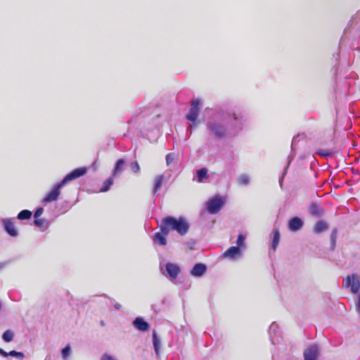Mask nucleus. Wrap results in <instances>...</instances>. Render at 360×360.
I'll list each match as a JSON object with an SVG mask.
<instances>
[{
	"label": "nucleus",
	"mask_w": 360,
	"mask_h": 360,
	"mask_svg": "<svg viewBox=\"0 0 360 360\" xmlns=\"http://www.w3.org/2000/svg\"><path fill=\"white\" fill-rule=\"evenodd\" d=\"M244 122L243 117L239 114L229 115L222 110H218L207 122L206 129L210 136L221 140L236 136L242 131Z\"/></svg>",
	"instance_id": "f257e3e1"
},
{
	"label": "nucleus",
	"mask_w": 360,
	"mask_h": 360,
	"mask_svg": "<svg viewBox=\"0 0 360 360\" xmlns=\"http://www.w3.org/2000/svg\"><path fill=\"white\" fill-rule=\"evenodd\" d=\"M87 172V169L84 167L75 169L71 172L68 174L63 179L56 184L52 189L44 196L42 200L43 202L49 203L56 201L60 194V188L65 185L68 182L75 180L83 175Z\"/></svg>",
	"instance_id": "f03ea898"
},
{
	"label": "nucleus",
	"mask_w": 360,
	"mask_h": 360,
	"mask_svg": "<svg viewBox=\"0 0 360 360\" xmlns=\"http://www.w3.org/2000/svg\"><path fill=\"white\" fill-rule=\"evenodd\" d=\"M160 230L165 235H168L171 230L176 231L179 235H186L190 228V224L184 217L175 218L167 217L160 224Z\"/></svg>",
	"instance_id": "7ed1b4c3"
},
{
	"label": "nucleus",
	"mask_w": 360,
	"mask_h": 360,
	"mask_svg": "<svg viewBox=\"0 0 360 360\" xmlns=\"http://www.w3.org/2000/svg\"><path fill=\"white\" fill-rule=\"evenodd\" d=\"M225 199L220 195H215L206 202V208L210 214L217 213L224 205Z\"/></svg>",
	"instance_id": "20e7f679"
},
{
	"label": "nucleus",
	"mask_w": 360,
	"mask_h": 360,
	"mask_svg": "<svg viewBox=\"0 0 360 360\" xmlns=\"http://www.w3.org/2000/svg\"><path fill=\"white\" fill-rule=\"evenodd\" d=\"M342 285L346 288H350L353 294H357L360 290V278L356 274H352L343 280Z\"/></svg>",
	"instance_id": "39448f33"
},
{
	"label": "nucleus",
	"mask_w": 360,
	"mask_h": 360,
	"mask_svg": "<svg viewBox=\"0 0 360 360\" xmlns=\"http://www.w3.org/2000/svg\"><path fill=\"white\" fill-rule=\"evenodd\" d=\"M160 270L162 274L170 278V280H175L181 272V269L176 264L168 262L165 265V268L160 265Z\"/></svg>",
	"instance_id": "423d86ee"
},
{
	"label": "nucleus",
	"mask_w": 360,
	"mask_h": 360,
	"mask_svg": "<svg viewBox=\"0 0 360 360\" xmlns=\"http://www.w3.org/2000/svg\"><path fill=\"white\" fill-rule=\"evenodd\" d=\"M200 105L201 101L198 98L195 99L191 102L189 112L186 115V119L188 121L196 122L198 120Z\"/></svg>",
	"instance_id": "0eeeda50"
},
{
	"label": "nucleus",
	"mask_w": 360,
	"mask_h": 360,
	"mask_svg": "<svg viewBox=\"0 0 360 360\" xmlns=\"http://www.w3.org/2000/svg\"><path fill=\"white\" fill-rule=\"evenodd\" d=\"M319 354V349L316 345L308 347L304 352V360H316Z\"/></svg>",
	"instance_id": "6e6552de"
},
{
	"label": "nucleus",
	"mask_w": 360,
	"mask_h": 360,
	"mask_svg": "<svg viewBox=\"0 0 360 360\" xmlns=\"http://www.w3.org/2000/svg\"><path fill=\"white\" fill-rule=\"evenodd\" d=\"M5 231L13 237H16L18 235V232L16 230L13 219H2Z\"/></svg>",
	"instance_id": "1a4fd4ad"
},
{
	"label": "nucleus",
	"mask_w": 360,
	"mask_h": 360,
	"mask_svg": "<svg viewBox=\"0 0 360 360\" xmlns=\"http://www.w3.org/2000/svg\"><path fill=\"white\" fill-rule=\"evenodd\" d=\"M303 225V221L297 217H292L288 221V229L291 231H297L300 230Z\"/></svg>",
	"instance_id": "9d476101"
},
{
	"label": "nucleus",
	"mask_w": 360,
	"mask_h": 360,
	"mask_svg": "<svg viewBox=\"0 0 360 360\" xmlns=\"http://www.w3.org/2000/svg\"><path fill=\"white\" fill-rule=\"evenodd\" d=\"M207 270V266L202 263H198L194 265L193 269L191 270V275L194 277L202 276Z\"/></svg>",
	"instance_id": "9b49d317"
},
{
	"label": "nucleus",
	"mask_w": 360,
	"mask_h": 360,
	"mask_svg": "<svg viewBox=\"0 0 360 360\" xmlns=\"http://www.w3.org/2000/svg\"><path fill=\"white\" fill-rule=\"evenodd\" d=\"M241 255V250L239 249V247L231 246L224 253V256L225 257L233 259L237 257H240Z\"/></svg>",
	"instance_id": "f8f14e48"
},
{
	"label": "nucleus",
	"mask_w": 360,
	"mask_h": 360,
	"mask_svg": "<svg viewBox=\"0 0 360 360\" xmlns=\"http://www.w3.org/2000/svg\"><path fill=\"white\" fill-rule=\"evenodd\" d=\"M309 213L316 217H321L324 213L323 208L316 202H312L309 208Z\"/></svg>",
	"instance_id": "ddd939ff"
},
{
	"label": "nucleus",
	"mask_w": 360,
	"mask_h": 360,
	"mask_svg": "<svg viewBox=\"0 0 360 360\" xmlns=\"http://www.w3.org/2000/svg\"><path fill=\"white\" fill-rule=\"evenodd\" d=\"M134 326L141 331H146L149 328V324L141 317H137L133 321Z\"/></svg>",
	"instance_id": "4468645a"
},
{
	"label": "nucleus",
	"mask_w": 360,
	"mask_h": 360,
	"mask_svg": "<svg viewBox=\"0 0 360 360\" xmlns=\"http://www.w3.org/2000/svg\"><path fill=\"white\" fill-rule=\"evenodd\" d=\"M0 355L3 356L4 357H8V356L16 357L17 359H18L20 360H22L25 357V354L21 352H17L15 350H12L9 352H6L1 348H0Z\"/></svg>",
	"instance_id": "2eb2a0df"
},
{
	"label": "nucleus",
	"mask_w": 360,
	"mask_h": 360,
	"mask_svg": "<svg viewBox=\"0 0 360 360\" xmlns=\"http://www.w3.org/2000/svg\"><path fill=\"white\" fill-rule=\"evenodd\" d=\"M278 331V326L274 322L272 323L269 328V335L273 345L276 344V336Z\"/></svg>",
	"instance_id": "dca6fc26"
},
{
	"label": "nucleus",
	"mask_w": 360,
	"mask_h": 360,
	"mask_svg": "<svg viewBox=\"0 0 360 360\" xmlns=\"http://www.w3.org/2000/svg\"><path fill=\"white\" fill-rule=\"evenodd\" d=\"M153 344L156 355L159 356L161 348V341L155 330L153 333Z\"/></svg>",
	"instance_id": "f3484780"
},
{
	"label": "nucleus",
	"mask_w": 360,
	"mask_h": 360,
	"mask_svg": "<svg viewBox=\"0 0 360 360\" xmlns=\"http://www.w3.org/2000/svg\"><path fill=\"white\" fill-rule=\"evenodd\" d=\"M328 229L327 222L324 221H319L316 223L314 227V231L316 233H320L323 231H326Z\"/></svg>",
	"instance_id": "a211bd4d"
},
{
	"label": "nucleus",
	"mask_w": 360,
	"mask_h": 360,
	"mask_svg": "<svg viewBox=\"0 0 360 360\" xmlns=\"http://www.w3.org/2000/svg\"><path fill=\"white\" fill-rule=\"evenodd\" d=\"M34 224L42 231L46 230L49 226V222L45 219H37L34 221Z\"/></svg>",
	"instance_id": "6ab92c4d"
},
{
	"label": "nucleus",
	"mask_w": 360,
	"mask_h": 360,
	"mask_svg": "<svg viewBox=\"0 0 360 360\" xmlns=\"http://www.w3.org/2000/svg\"><path fill=\"white\" fill-rule=\"evenodd\" d=\"M273 240L271 248L274 250H276L280 240V232L278 229L274 228L272 231Z\"/></svg>",
	"instance_id": "aec40b11"
},
{
	"label": "nucleus",
	"mask_w": 360,
	"mask_h": 360,
	"mask_svg": "<svg viewBox=\"0 0 360 360\" xmlns=\"http://www.w3.org/2000/svg\"><path fill=\"white\" fill-rule=\"evenodd\" d=\"M164 176L163 175H158L155 177L154 180V185L153 188V193L155 194L161 188L162 182H163Z\"/></svg>",
	"instance_id": "412c9836"
},
{
	"label": "nucleus",
	"mask_w": 360,
	"mask_h": 360,
	"mask_svg": "<svg viewBox=\"0 0 360 360\" xmlns=\"http://www.w3.org/2000/svg\"><path fill=\"white\" fill-rule=\"evenodd\" d=\"M166 236L162 231L161 233H156L154 236L153 240L155 243L160 245H165L167 243Z\"/></svg>",
	"instance_id": "4be33fe9"
},
{
	"label": "nucleus",
	"mask_w": 360,
	"mask_h": 360,
	"mask_svg": "<svg viewBox=\"0 0 360 360\" xmlns=\"http://www.w3.org/2000/svg\"><path fill=\"white\" fill-rule=\"evenodd\" d=\"M125 161L123 159H120L117 161L115 167L112 171V176H116L119 172H122L124 169Z\"/></svg>",
	"instance_id": "5701e85b"
},
{
	"label": "nucleus",
	"mask_w": 360,
	"mask_h": 360,
	"mask_svg": "<svg viewBox=\"0 0 360 360\" xmlns=\"http://www.w3.org/2000/svg\"><path fill=\"white\" fill-rule=\"evenodd\" d=\"M245 239H246V237L244 234H243V233L239 234L238 236L237 240H236L237 245L236 247H239V249L240 250L245 249L246 248Z\"/></svg>",
	"instance_id": "b1692460"
},
{
	"label": "nucleus",
	"mask_w": 360,
	"mask_h": 360,
	"mask_svg": "<svg viewBox=\"0 0 360 360\" xmlns=\"http://www.w3.org/2000/svg\"><path fill=\"white\" fill-rule=\"evenodd\" d=\"M198 181L202 182L204 179L208 178L207 169L206 168H201L196 172Z\"/></svg>",
	"instance_id": "393cba45"
},
{
	"label": "nucleus",
	"mask_w": 360,
	"mask_h": 360,
	"mask_svg": "<svg viewBox=\"0 0 360 360\" xmlns=\"http://www.w3.org/2000/svg\"><path fill=\"white\" fill-rule=\"evenodd\" d=\"M237 181L240 185L248 186L250 181V176L247 174H242L238 176Z\"/></svg>",
	"instance_id": "a878e982"
},
{
	"label": "nucleus",
	"mask_w": 360,
	"mask_h": 360,
	"mask_svg": "<svg viewBox=\"0 0 360 360\" xmlns=\"http://www.w3.org/2000/svg\"><path fill=\"white\" fill-rule=\"evenodd\" d=\"M113 178L109 177L103 182V186L100 188V192H106L109 191L110 186L113 184Z\"/></svg>",
	"instance_id": "bb28decb"
},
{
	"label": "nucleus",
	"mask_w": 360,
	"mask_h": 360,
	"mask_svg": "<svg viewBox=\"0 0 360 360\" xmlns=\"http://www.w3.org/2000/svg\"><path fill=\"white\" fill-rule=\"evenodd\" d=\"M316 153L321 157L328 158L334 154V152L330 149H319Z\"/></svg>",
	"instance_id": "cd10ccee"
},
{
	"label": "nucleus",
	"mask_w": 360,
	"mask_h": 360,
	"mask_svg": "<svg viewBox=\"0 0 360 360\" xmlns=\"http://www.w3.org/2000/svg\"><path fill=\"white\" fill-rule=\"evenodd\" d=\"M32 216V212L30 210H24L20 211L17 216L19 220L29 219Z\"/></svg>",
	"instance_id": "c85d7f7f"
},
{
	"label": "nucleus",
	"mask_w": 360,
	"mask_h": 360,
	"mask_svg": "<svg viewBox=\"0 0 360 360\" xmlns=\"http://www.w3.org/2000/svg\"><path fill=\"white\" fill-rule=\"evenodd\" d=\"M71 354L72 350L70 345H66L61 351V356L63 360H68Z\"/></svg>",
	"instance_id": "c756f323"
},
{
	"label": "nucleus",
	"mask_w": 360,
	"mask_h": 360,
	"mask_svg": "<svg viewBox=\"0 0 360 360\" xmlns=\"http://www.w3.org/2000/svg\"><path fill=\"white\" fill-rule=\"evenodd\" d=\"M13 336H14V334H13V331L10 330H7L3 333L2 339L6 342H10L13 340Z\"/></svg>",
	"instance_id": "7c9ffc66"
},
{
	"label": "nucleus",
	"mask_w": 360,
	"mask_h": 360,
	"mask_svg": "<svg viewBox=\"0 0 360 360\" xmlns=\"http://www.w3.org/2000/svg\"><path fill=\"white\" fill-rule=\"evenodd\" d=\"M337 233V230L333 229L330 234V248L332 250L335 249L336 245Z\"/></svg>",
	"instance_id": "2f4dec72"
},
{
	"label": "nucleus",
	"mask_w": 360,
	"mask_h": 360,
	"mask_svg": "<svg viewBox=\"0 0 360 360\" xmlns=\"http://www.w3.org/2000/svg\"><path fill=\"white\" fill-rule=\"evenodd\" d=\"M176 155L174 154V153H168L167 155H166V163H167V165H169L170 164H172L174 160L176 159Z\"/></svg>",
	"instance_id": "473e14b6"
},
{
	"label": "nucleus",
	"mask_w": 360,
	"mask_h": 360,
	"mask_svg": "<svg viewBox=\"0 0 360 360\" xmlns=\"http://www.w3.org/2000/svg\"><path fill=\"white\" fill-rule=\"evenodd\" d=\"M130 167L134 173L138 174L140 172V167L136 161L131 162Z\"/></svg>",
	"instance_id": "72a5a7b5"
},
{
	"label": "nucleus",
	"mask_w": 360,
	"mask_h": 360,
	"mask_svg": "<svg viewBox=\"0 0 360 360\" xmlns=\"http://www.w3.org/2000/svg\"><path fill=\"white\" fill-rule=\"evenodd\" d=\"M43 207H38L34 214V217L35 218V219H38L43 214Z\"/></svg>",
	"instance_id": "f704fd0d"
},
{
	"label": "nucleus",
	"mask_w": 360,
	"mask_h": 360,
	"mask_svg": "<svg viewBox=\"0 0 360 360\" xmlns=\"http://www.w3.org/2000/svg\"><path fill=\"white\" fill-rule=\"evenodd\" d=\"M101 360H117V359L108 354H105L102 356Z\"/></svg>",
	"instance_id": "c9c22d12"
},
{
	"label": "nucleus",
	"mask_w": 360,
	"mask_h": 360,
	"mask_svg": "<svg viewBox=\"0 0 360 360\" xmlns=\"http://www.w3.org/2000/svg\"><path fill=\"white\" fill-rule=\"evenodd\" d=\"M356 311L360 314V293L358 295V301L356 305Z\"/></svg>",
	"instance_id": "e433bc0d"
},
{
	"label": "nucleus",
	"mask_w": 360,
	"mask_h": 360,
	"mask_svg": "<svg viewBox=\"0 0 360 360\" xmlns=\"http://www.w3.org/2000/svg\"><path fill=\"white\" fill-rule=\"evenodd\" d=\"M192 123L190 124L189 127L191 130L195 129L198 126V120L196 122H191Z\"/></svg>",
	"instance_id": "4c0bfd02"
},
{
	"label": "nucleus",
	"mask_w": 360,
	"mask_h": 360,
	"mask_svg": "<svg viewBox=\"0 0 360 360\" xmlns=\"http://www.w3.org/2000/svg\"><path fill=\"white\" fill-rule=\"evenodd\" d=\"M8 264V262H0V271L4 269Z\"/></svg>",
	"instance_id": "58836bf2"
},
{
	"label": "nucleus",
	"mask_w": 360,
	"mask_h": 360,
	"mask_svg": "<svg viewBox=\"0 0 360 360\" xmlns=\"http://www.w3.org/2000/svg\"><path fill=\"white\" fill-rule=\"evenodd\" d=\"M114 307H115V309H120L122 306H121V304H120L117 303V304H115V306H114Z\"/></svg>",
	"instance_id": "ea45409f"
},
{
	"label": "nucleus",
	"mask_w": 360,
	"mask_h": 360,
	"mask_svg": "<svg viewBox=\"0 0 360 360\" xmlns=\"http://www.w3.org/2000/svg\"><path fill=\"white\" fill-rule=\"evenodd\" d=\"M295 141V139L294 138L292 140V145L294 144Z\"/></svg>",
	"instance_id": "a19ab883"
}]
</instances>
